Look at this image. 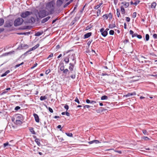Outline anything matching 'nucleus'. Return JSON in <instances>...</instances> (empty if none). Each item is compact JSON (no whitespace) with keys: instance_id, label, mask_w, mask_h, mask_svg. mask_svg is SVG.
<instances>
[{"instance_id":"nucleus-1","label":"nucleus","mask_w":157,"mask_h":157,"mask_svg":"<svg viewBox=\"0 0 157 157\" xmlns=\"http://www.w3.org/2000/svg\"><path fill=\"white\" fill-rule=\"evenodd\" d=\"M55 5V3L53 1L46 4L45 10L49 15L52 14L54 12Z\"/></svg>"},{"instance_id":"nucleus-2","label":"nucleus","mask_w":157,"mask_h":157,"mask_svg":"<svg viewBox=\"0 0 157 157\" xmlns=\"http://www.w3.org/2000/svg\"><path fill=\"white\" fill-rule=\"evenodd\" d=\"M23 120V116L19 114H17L12 118V121L17 125H21Z\"/></svg>"},{"instance_id":"nucleus-3","label":"nucleus","mask_w":157,"mask_h":157,"mask_svg":"<svg viewBox=\"0 0 157 157\" xmlns=\"http://www.w3.org/2000/svg\"><path fill=\"white\" fill-rule=\"evenodd\" d=\"M47 11L45 10H39V12H38L37 16L40 18H43L49 15Z\"/></svg>"},{"instance_id":"nucleus-4","label":"nucleus","mask_w":157,"mask_h":157,"mask_svg":"<svg viewBox=\"0 0 157 157\" xmlns=\"http://www.w3.org/2000/svg\"><path fill=\"white\" fill-rule=\"evenodd\" d=\"M33 14L32 12L25 11L21 13L20 14V16L23 18H26L28 16Z\"/></svg>"},{"instance_id":"nucleus-5","label":"nucleus","mask_w":157,"mask_h":157,"mask_svg":"<svg viewBox=\"0 0 157 157\" xmlns=\"http://www.w3.org/2000/svg\"><path fill=\"white\" fill-rule=\"evenodd\" d=\"M24 21L23 19L22 18L18 17L14 21V25L15 26L21 25Z\"/></svg>"},{"instance_id":"nucleus-6","label":"nucleus","mask_w":157,"mask_h":157,"mask_svg":"<svg viewBox=\"0 0 157 157\" xmlns=\"http://www.w3.org/2000/svg\"><path fill=\"white\" fill-rule=\"evenodd\" d=\"M89 108L90 109L92 108L97 107L98 104L95 101H91L89 100Z\"/></svg>"},{"instance_id":"nucleus-7","label":"nucleus","mask_w":157,"mask_h":157,"mask_svg":"<svg viewBox=\"0 0 157 157\" xmlns=\"http://www.w3.org/2000/svg\"><path fill=\"white\" fill-rule=\"evenodd\" d=\"M36 21V19L33 17H31L29 18L26 20V22L29 23H34Z\"/></svg>"},{"instance_id":"nucleus-8","label":"nucleus","mask_w":157,"mask_h":157,"mask_svg":"<svg viewBox=\"0 0 157 157\" xmlns=\"http://www.w3.org/2000/svg\"><path fill=\"white\" fill-rule=\"evenodd\" d=\"M40 45L39 44H36V45H35L32 48H31L28 51H27L26 52H25L24 54V55H26L27 54V53L29 52H30L31 51H33V50H35L36 48H37Z\"/></svg>"},{"instance_id":"nucleus-9","label":"nucleus","mask_w":157,"mask_h":157,"mask_svg":"<svg viewBox=\"0 0 157 157\" xmlns=\"http://www.w3.org/2000/svg\"><path fill=\"white\" fill-rule=\"evenodd\" d=\"M100 32L101 34L104 37H105L108 34V32L104 30V29L102 28L100 30Z\"/></svg>"},{"instance_id":"nucleus-10","label":"nucleus","mask_w":157,"mask_h":157,"mask_svg":"<svg viewBox=\"0 0 157 157\" xmlns=\"http://www.w3.org/2000/svg\"><path fill=\"white\" fill-rule=\"evenodd\" d=\"M64 1L65 0H57L56 3L57 6L59 7L61 6Z\"/></svg>"},{"instance_id":"nucleus-11","label":"nucleus","mask_w":157,"mask_h":157,"mask_svg":"<svg viewBox=\"0 0 157 157\" xmlns=\"http://www.w3.org/2000/svg\"><path fill=\"white\" fill-rule=\"evenodd\" d=\"M33 115L37 123H39V119L38 115L36 113H33Z\"/></svg>"},{"instance_id":"nucleus-12","label":"nucleus","mask_w":157,"mask_h":157,"mask_svg":"<svg viewBox=\"0 0 157 157\" xmlns=\"http://www.w3.org/2000/svg\"><path fill=\"white\" fill-rule=\"evenodd\" d=\"M106 110V109H105L102 107H100L96 111L98 113H99L105 111Z\"/></svg>"},{"instance_id":"nucleus-13","label":"nucleus","mask_w":157,"mask_h":157,"mask_svg":"<svg viewBox=\"0 0 157 157\" xmlns=\"http://www.w3.org/2000/svg\"><path fill=\"white\" fill-rule=\"evenodd\" d=\"M50 17L48 16L44 19H43L41 21L42 23H44L47 21L50 18Z\"/></svg>"},{"instance_id":"nucleus-14","label":"nucleus","mask_w":157,"mask_h":157,"mask_svg":"<svg viewBox=\"0 0 157 157\" xmlns=\"http://www.w3.org/2000/svg\"><path fill=\"white\" fill-rule=\"evenodd\" d=\"M156 5V3L155 2L152 3L151 5V8L152 9H154Z\"/></svg>"},{"instance_id":"nucleus-15","label":"nucleus","mask_w":157,"mask_h":157,"mask_svg":"<svg viewBox=\"0 0 157 157\" xmlns=\"http://www.w3.org/2000/svg\"><path fill=\"white\" fill-rule=\"evenodd\" d=\"M94 143L96 144H98L100 143L99 141L97 140H94L92 141H89V144H92Z\"/></svg>"},{"instance_id":"nucleus-16","label":"nucleus","mask_w":157,"mask_h":157,"mask_svg":"<svg viewBox=\"0 0 157 157\" xmlns=\"http://www.w3.org/2000/svg\"><path fill=\"white\" fill-rule=\"evenodd\" d=\"M69 65H70V66L69 67V70L71 71H73V68L74 66V65L71 63L69 64Z\"/></svg>"},{"instance_id":"nucleus-17","label":"nucleus","mask_w":157,"mask_h":157,"mask_svg":"<svg viewBox=\"0 0 157 157\" xmlns=\"http://www.w3.org/2000/svg\"><path fill=\"white\" fill-rule=\"evenodd\" d=\"M95 54V51L92 49H91V50H89V55H94Z\"/></svg>"},{"instance_id":"nucleus-18","label":"nucleus","mask_w":157,"mask_h":157,"mask_svg":"<svg viewBox=\"0 0 157 157\" xmlns=\"http://www.w3.org/2000/svg\"><path fill=\"white\" fill-rule=\"evenodd\" d=\"M121 14H124L125 13V10L123 7V6H122L121 7Z\"/></svg>"},{"instance_id":"nucleus-19","label":"nucleus","mask_w":157,"mask_h":157,"mask_svg":"<svg viewBox=\"0 0 157 157\" xmlns=\"http://www.w3.org/2000/svg\"><path fill=\"white\" fill-rule=\"evenodd\" d=\"M121 4H124V7L125 8H127L129 6V2H125V3H124V2H121Z\"/></svg>"},{"instance_id":"nucleus-20","label":"nucleus","mask_w":157,"mask_h":157,"mask_svg":"<svg viewBox=\"0 0 157 157\" xmlns=\"http://www.w3.org/2000/svg\"><path fill=\"white\" fill-rule=\"evenodd\" d=\"M35 142L36 143V144H37L39 146H40V141L39 139H36L35 140Z\"/></svg>"},{"instance_id":"nucleus-21","label":"nucleus","mask_w":157,"mask_h":157,"mask_svg":"<svg viewBox=\"0 0 157 157\" xmlns=\"http://www.w3.org/2000/svg\"><path fill=\"white\" fill-rule=\"evenodd\" d=\"M10 72V71L9 70L5 72L2 75V77H4V76H6L7 74L9 73Z\"/></svg>"},{"instance_id":"nucleus-22","label":"nucleus","mask_w":157,"mask_h":157,"mask_svg":"<svg viewBox=\"0 0 157 157\" xmlns=\"http://www.w3.org/2000/svg\"><path fill=\"white\" fill-rule=\"evenodd\" d=\"M64 61L66 63H68L69 61V57H66L64 58Z\"/></svg>"},{"instance_id":"nucleus-23","label":"nucleus","mask_w":157,"mask_h":157,"mask_svg":"<svg viewBox=\"0 0 157 157\" xmlns=\"http://www.w3.org/2000/svg\"><path fill=\"white\" fill-rule=\"evenodd\" d=\"M4 22V21L3 18H0V26L3 24Z\"/></svg>"},{"instance_id":"nucleus-24","label":"nucleus","mask_w":157,"mask_h":157,"mask_svg":"<svg viewBox=\"0 0 157 157\" xmlns=\"http://www.w3.org/2000/svg\"><path fill=\"white\" fill-rule=\"evenodd\" d=\"M47 99V97H46L45 96H41L40 98V99L41 101H43V100L46 99Z\"/></svg>"},{"instance_id":"nucleus-25","label":"nucleus","mask_w":157,"mask_h":157,"mask_svg":"<svg viewBox=\"0 0 157 157\" xmlns=\"http://www.w3.org/2000/svg\"><path fill=\"white\" fill-rule=\"evenodd\" d=\"M42 33L38 32L35 34V35L36 36H39L42 35Z\"/></svg>"},{"instance_id":"nucleus-26","label":"nucleus","mask_w":157,"mask_h":157,"mask_svg":"<svg viewBox=\"0 0 157 157\" xmlns=\"http://www.w3.org/2000/svg\"><path fill=\"white\" fill-rule=\"evenodd\" d=\"M108 99V97L106 95H104L102 96L101 98V100H104L105 99Z\"/></svg>"},{"instance_id":"nucleus-27","label":"nucleus","mask_w":157,"mask_h":157,"mask_svg":"<svg viewBox=\"0 0 157 157\" xmlns=\"http://www.w3.org/2000/svg\"><path fill=\"white\" fill-rule=\"evenodd\" d=\"M117 15L118 17H119L120 16V13L119 12V9H117Z\"/></svg>"},{"instance_id":"nucleus-28","label":"nucleus","mask_w":157,"mask_h":157,"mask_svg":"<svg viewBox=\"0 0 157 157\" xmlns=\"http://www.w3.org/2000/svg\"><path fill=\"white\" fill-rule=\"evenodd\" d=\"M102 3H100L99 5H97V6H95L94 8L95 9H97L100 6L102 5Z\"/></svg>"},{"instance_id":"nucleus-29","label":"nucleus","mask_w":157,"mask_h":157,"mask_svg":"<svg viewBox=\"0 0 157 157\" xmlns=\"http://www.w3.org/2000/svg\"><path fill=\"white\" fill-rule=\"evenodd\" d=\"M143 133L145 135H147L148 134V132H147L146 130L143 129L142 130Z\"/></svg>"},{"instance_id":"nucleus-30","label":"nucleus","mask_w":157,"mask_h":157,"mask_svg":"<svg viewBox=\"0 0 157 157\" xmlns=\"http://www.w3.org/2000/svg\"><path fill=\"white\" fill-rule=\"evenodd\" d=\"M145 39L146 41H148L149 39V36L148 34H146L145 35Z\"/></svg>"},{"instance_id":"nucleus-31","label":"nucleus","mask_w":157,"mask_h":157,"mask_svg":"<svg viewBox=\"0 0 157 157\" xmlns=\"http://www.w3.org/2000/svg\"><path fill=\"white\" fill-rule=\"evenodd\" d=\"M115 27V24H112V25H109V28L111 29H113V28Z\"/></svg>"},{"instance_id":"nucleus-32","label":"nucleus","mask_w":157,"mask_h":157,"mask_svg":"<svg viewBox=\"0 0 157 157\" xmlns=\"http://www.w3.org/2000/svg\"><path fill=\"white\" fill-rule=\"evenodd\" d=\"M30 132L33 134H35V132L34 130V129L33 128H31L30 129Z\"/></svg>"},{"instance_id":"nucleus-33","label":"nucleus","mask_w":157,"mask_h":157,"mask_svg":"<svg viewBox=\"0 0 157 157\" xmlns=\"http://www.w3.org/2000/svg\"><path fill=\"white\" fill-rule=\"evenodd\" d=\"M58 138L60 141L62 142L64 141V140L63 137H61L60 136H58Z\"/></svg>"},{"instance_id":"nucleus-34","label":"nucleus","mask_w":157,"mask_h":157,"mask_svg":"<svg viewBox=\"0 0 157 157\" xmlns=\"http://www.w3.org/2000/svg\"><path fill=\"white\" fill-rule=\"evenodd\" d=\"M66 134L69 137H72L73 136L72 133H66Z\"/></svg>"},{"instance_id":"nucleus-35","label":"nucleus","mask_w":157,"mask_h":157,"mask_svg":"<svg viewBox=\"0 0 157 157\" xmlns=\"http://www.w3.org/2000/svg\"><path fill=\"white\" fill-rule=\"evenodd\" d=\"M114 33V31L113 30H110L109 32V34L110 35H113Z\"/></svg>"},{"instance_id":"nucleus-36","label":"nucleus","mask_w":157,"mask_h":157,"mask_svg":"<svg viewBox=\"0 0 157 157\" xmlns=\"http://www.w3.org/2000/svg\"><path fill=\"white\" fill-rule=\"evenodd\" d=\"M108 15L109 19H111L112 18V14L111 13H109Z\"/></svg>"},{"instance_id":"nucleus-37","label":"nucleus","mask_w":157,"mask_h":157,"mask_svg":"<svg viewBox=\"0 0 157 157\" xmlns=\"http://www.w3.org/2000/svg\"><path fill=\"white\" fill-rule=\"evenodd\" d=\"M103 17L104 19H107L108 18V15L107 14L104 15L103 16Z\"/></svg>"},{"instance_id":"nucleus-38","label":"nucleus","mask_w":157,"mask_h":157,"mask_svg":"<svg viewBox=\"0 0 157 157\" xmlns=\"http://www.w3.org/2000/svg\"><path fill=\"white\" fill-rule=\"evenodd\" d=\"M139 2L140 1L139 0H137L134 3V5L135 6H136L138 3H139Z\"/></svg>"},{"instance_id":"nucleus-39","label":"nucleus","mask_w":157,"mask_h":157,"mask_svg":"<svg viewBox=\"0 0 157 157\" xmlns=\"http://www.w3.org/2000/svg\"><path fill=\"white\" fill-rule=\"evenodd\" d=\"M68 70L67 69H66L63 70V72L64 74H67L68 72Z\"/></svg>"},{"instance_id":"nucleus-40","label":"nucleus","mask_w":157,"mask_h":157,"mask_svg":"<svg viewBox=\"0 0 157 157\" xmlns=\"http://www.w3.org/2000/svg\"><path fill=\"white\" fill-rule=\"evenodd\" d=\"M23 63H24V62H22L20 64H17V65H16L15 66V68H17V67H19L20 65L23 64Z\"/></svg>"},{"instance_id":"nucleus-41","label":"nucleus","mask_w":157,"mask_h":157,"mask_svg":"<svg viewBox=\"0 0 157 157\" xmlns=\"http://www.w3.org/2000/svg\"><path fill=\"white\" fill-rule=\"evenodd\" d=\"M128 42H129V40L127 39H125L123 41V43L124 44H126Z\"/></svg>"},{"instance_id":"nucleus-42","label":"nucleus","mask_w":157,"mask_h":157,"mask_svg":"<svg viewBox=\"0 0 157 157\" xmlns=\"http://www.w3.org/2000/svg\"><path fill=\"white\" fill-rule=\"evenodd\" d=\"M10 89V88H7L6 89H5V90H6V91H5V92H2V94H5L7 92V91L8 90H9Z\"/></svg>"},{"instance_id":"nucleus-43","label":"nucleus","mask_w":157,"mask_h":157,"mask_svg":"<svg viewBox=\"0 0 157 157\" xmlns=\"http://www.w3.org/2000/svg\"><path fill=\"white\" fill-rule=\"evenodd\" d=\"M51 70L50 69L47 70L45 71V74L46 75H48L50 72Z\"/></svg>"},{"instance_id":"nucleus-44","label":"nucleus","mask_w":157,"mask_h":157,"mask_svg":"<svg viewBox=\"0 0 157 157\" xmlns=\"http://www.w3.org/2000/svg\"><path fill=\"white\" fill-rule=\"evenodd\" d=\"M75 101L76 102L78 103V104L80 103V102H79V101L78 100V98L77 97H76V98L75 99Z\"/></svg>"},{"instance_id":"nucleus-45","label":"nucleus","mask_w":157,"mask_h":157,"mask_svg":"<svg viewBox=\"0 0 157 157\" xmlns=\"http://www.w3.org/2000/svg\"><path fill=\"white\" fill-rule=\"evenodd\" d=\"M101 11L100 10H98L97 12V16H98L101 13Z\"/></svg>"},{"instance_id":"nucleus-46","label":"nucleus","mask_w":157,"mask_h":157,"mask_svg":"<svg viewBox=\"0 0 157 157\" xmlns=\"http://www.w3.org/2000/svg\"><path fill=\"white\" fill-rule=\"evenodd\" d=\"M64 67L63 65L60 67V70L61 71H63V70H64Z\"/></svg>"},{"instance_id":"nucleus-47","label":"nucleus","mask_w":157,"mask_h":157,"mask_svg":"<svg viewBox=\"0 0 157 157\" xmlns=\"http://www.w3.org/2000/svg\"><path fill=\"white\" fill-rule=\"evenodd\" d=\"M70 4V2H68L67 3H66L63 6L64 8L66 7L67 6L69 5Z\"/></svg>"},{"instance_id":"nucleus-48","label":"nucleus","mask_w":157,"mask_h":157,"mask_svg":"<svg viewBox=\"0 0 157 157\" xmlns=\"http://www.w3.org/2000/svg\"><path fill=\"white\" fill-rule=\"evenodd\" d=\"M136 12H134L133 13L132 17L133 18H135L136 17Z\"/></svg>"},{"instance_id":"nucleus-49","label":"nucleus","mask_w":157,"mask_h":157,"mask_svg":"<svg viewBox=\"0 0 157 157\" xmlns=\"http://www.w3.org/2000/svg\"><path fill=\"white\" fill-rule=\"evenodd\" d=\"M64 108L66 109L67 110L69 109V106L67 105H65L64 106Z\"/></svg>"},{"instance_id":"nucleus-50","label":"nucleus","mask_w":157,"mask_h":157,"mask_svg":"<svg viewBox=\"0 0 157 157\" xmlns=\"http://www.w3.org/2000/svg\"><path fill=\"white\" fill-rule=\"evenodd\" d=\"M136 95V93L135 92H133L132 93H130V96H132L133 95Z\"/></svg>"},{"instance_id":"nucleus-51","label":"nucleus","mask_w":157,"mask_h":157,"mask_svg":"<svg viewBox=\"0 0 157 157\" xmlns=\"http://www.w3.org/2000/svg\"><path fill=\"white\" fill-rule=\"evenodd\" d=\"M153 37L155 39H157V35L156 34H154L153 36Z\"/></svg>"},{"instance_id":"nucleus-52","label":"nucleus","mask_w":157,"mask_h":157,"mask_svg":"<svg viewBox=\"0 0 157 157\" xmlns=\"http://www.w3.org/2000/svg\"><path fill=\"white\" fill-rule=\"evenodd\" d=\"M143 139L145 140H148L150 139L149 138L147 137H146V136H144L143 137Z\"/></svg>"},{"instance_id":"nucleus-53","label":"nucleus","mask_w":157,"mask_h":157,"mask_svg":"<svg viewBox=\"0 0 157 157\" xmlns=\"http://www.w3.org/2000/svg\"><path fill=\"white\" fill-rule=\"evenodd\" d=\"M85 38H88V33H87L84 36Z\"/></svg>"},{"instance_id":"nucleus-54","label":"nucleus","mask_w":157,"mask_h":157,"mask_svg":"<svg viewBox=\"0 0 157 157\" xmlns=\"http://www.w3.org/2000/svg\"><path fill=\"white\" fill-rule=\"evenodd\" d=\"M71 77L72 79H74L75 78V75L73 74L71 76Z\"/></svg>"},{"instance_id":"nucleus-55","label":"nucleus","mask_w":157,"mask_h":157,"mask_svg":"<svg viewBox=\"0 0 157 157\" xmlns=\"http://www.w3.org/2000/svg\"><path fill=\"white\" fill-rule=\"evenodd\" d=\"M48 110L51 113H52L53 112V110L51 108L49 107L48 108Z\"/></svg>"},{"instance_id":"nucleus-56","label":"nucleus","mask_w":157,"mask_h":157,"mask_svg":"<svg viewBox=\"0 0 157 157\" xmlns=\"http://www.w3.org/2000/svg\"><path fill=\"white\" fill-rule=\"evenodd\" d=\"M53 56V54L52 53H51L48 56V59L49 58H50L52 57Z\"/></svg>"},{"instance_id":"nucleus-57","label":"nucleus","mask_w":157,"mask_h":157,"mask_svg":"<svg viewBox=\"0 0 157 157\" xmlns=\"http://www.w3.org/2000/svg\"><path fill=\"white\" fill-rule=\"evenodd\" d=\"M137 33H133V35H132V37H135V36H137Z\"/></svg>"},{"instance_id":"nucleus-58","label":"nucleus","mask_w":157,"mask_h":157,"mask_svg":"<svg viewBox=\"0 0 157 157\" xmlns=\"http://www.w3.org/2000/svg\"><path fill=\"white\" fill-rule=\"evenodd\" d=\"M126 21H127L128 22L130 21V18L129 17H126Z\"/></svg>"},{"instance_id":"nucleus-59","label":"nucleus","mask_w":157,"mask_h":157,"mask_svg":"<svg viewBox=\"0 0 157 157\" xmlns=\"http://www.w3.org/2000/svg\"><path fill=\"white\" fill-rule=\"evenodd\" d=\"M20 107L19 106H16V107L15 108V110H18V109H20Z\"/></svg>"},{"instance_id":"nucleus-60","label":"nucleus","mask_w":157,"mask_h":157,"mask_svg":"<svg viewBox=\"0 0 157 157\" xmlns=\"http://www.w3.org/2000/svg\"><path fill=\"white\" fill-rule=\"evenodd\" d=\"M9 144V143L7 142L5 143L3 145L4 147H5L7 146Z\"/></svg>"},{"instance_id":"nucleus-61","label":"nucleus","mask_w":157,"mask_h":157,"mask_svg":"<svg viewBox=\"0 0 157 157\" xmlns=\"http://www.w3.org/2000/svg\"><path fill=\"white\" fill-rule=\"evenodd\" d=\"M57 128H60V131H62V128H61V125H58L57 126Z\"/></svg>"},{"instance_id":"nucleus-62","label":"nucleus","mask_w":157,"mask_h":157,"mask_svg":"<svg viewBox=\"0 0 157 157\" xmlns=\"http://www.w3.org/2000/svg\"><path fill=\"white\" fill-rule=\"evenodd\" d=\"M137 37L138 38L140 39L142 38L141 36L139 35H137Z\"/></svg>"},{"instance_id":"nucleus-63","label":"nucleus","mask_w":157,"mask_h":157,"mask_svg":"<svg viewBox=\"0 0 157 157\" xmlns=\"http://www.w3.org/2000/svg\"><path fill=\"white\" fill-rule=\"evenodd\" d=\"M129 33H130V34L132 35H133V34L134 33V32L132 30H130V31H129Z\"/></svg>"},{"instance_id":"nucleus-64","label":"nucleus","mask_w":157,"mask_h":157,"mask_svg":"<svg viewBox=\"0 0 157 157\" xmlns=\"http://www.w3.org/2000/svg\"><path fill=\"white\" fill-rule=\"evenodd\" d=\"M37 65V63H35L34 64V66L31 67V69L33 68H34V67H35Z\"/></svg>"}]
</instances>
